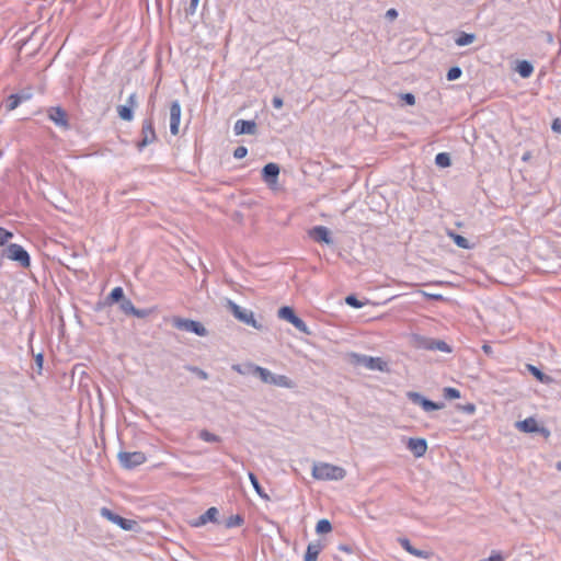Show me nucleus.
<instances>
[{
  "mask_svg": "<svg viewBox=\"0 0 561 561\" xmlns=\"http://www.w3.org/2000/svg\"><path fill=\"white\" fill-rule=\"evenodd\" d=\"M346 471L344 468L328 462H318L312 467V477L317 480H334L344 479Z\"/></svg>",
  "mask_w": 561,
  "mask_h": 561,
  "instance_id": "1",
  "label": "nucleus"
},
{
  "mask_svg": "<svg viewBox=\"0 0 561 561\" xmlns=\"http://www.w3.org/2000/svg\"><path fill=\"white\" fill-rule=\"evenodd\" d=\"M348 362L355 366H363L369 370L386 371L388 369L387 363L380 357H373L368 355L350 353Z\"/></svg>",
  "mask_w": 561,
  "mask_h": 561,
  "instance_id": "2",
  "label": "nucleus"
},
{
  "mask_svg": "<svg viewBox=\"0 0 561 561\" xmlns=\"http://www.w3.org/2000/svg\"><path fill=\"white\" fill-rule=\"evenodd\" d=\"M228 308L233 314V317L238 319L240 322L250 325L256 330L263 329V324L255 319L252 310L242 308L232 300H228Z\"/></svg>",
  "mask_w": 561,
  "mask_h": 561,
  "instance_id": "3",
  "label": "nucleus"
},
{
  "mask_svg": "<svg viewBox=\"0 0 561 561\" xmlns=\"http://www.w3.org/2000/svg\"><path fill=\"white\" fill-rule=\"evenodd\" d=\"M2 256L18 262L22 267L26 268L31 265V257L27 251L18 243H11L2 252Z\"/></svg>",
  "mask_w": 561,
  "mask_h": 561,
  "instance_id": "4",
  "label": "nucleus"
},
{
  "mask_svg": "<svg viewBox=\"0 0 561 561\" xmlns=\"http://www.w3.org/2000/svg\"><path fill=\"white\" fill-rule=\"evenodd\" d=\"M171 323L173 328L180 331L192 332L198 336H206L208 334L207 329L201 322L195 320L173 317Z\"/></svg>",
  "mask_w": 561,
  "mask_h": 561,
  "instance_id": "5",
  "label": "nucleus"
},
{
  "mask_svg": "<svg viewBox=\"0 0 561 561\" xmlns=\"http://www.w3.org/2000/svg\"><path fill=\"white\" fill-rule=\"evenodd\" d=\"M140 136V140L136 144V147L139 151L157 141L158 138L153 127L152 117H147L142 121Z\"/></svg>",
  "mask_w": 561,
  "mask_h": 561,
  "instance_id": "6",
  "label": "nucleus"
},
{
  "mask_svg": "<svg viewBox=\"0 0 561 561\" xmlns=\"http://www.w3.org/2000/svg\"><path fill=\"white\" fill-rule=\"evenodd\" d=\"M278 317L283 320L288 321L291 323L299 332L310 335L311 331L309 330L306 322L300 319L291 307L284 306L278 309Z\"/></svg>",
  "mask_w": 561,
  "mask_h": 561,
  "instance_id": "7",
  "label": "nucleus"
},
{
  "mask_svg": "<svg viewBox=\"0 0 561 561\" xmlns=\"http://www.w3.org/2000/svg\"><path fill=\"white\" fill-rule=\"evenodd\" d=\"M117 458L121 466L125 469H134L147 460L142 451H119Z\"/></svg>",
  "mask_w": 561,
  "mask_h": 561,
  "instance_id": "8",
  "label": "nucleus"
},
{
  "mask_svg": "<svg viewBox=\"0 0 561 561\" xmlns=\"http://www.w3.org/2000/svg\"><path fill=\"white\" fill-rule=\"evenodd\" d=\"M48 118L59 128L69 129L70 124L67 112L60 106H50L47 110Z\"/></svg>",
  "mask_w": 561,
  "mask_h": 561,
  "instance_id": "9",
  "label": "nucleus"
},
{
  "mask_svg": "<svg viewBox=\"0 0 561 561\" xmlns=\"http://www.w3.org/2000/svg\"><path fill=\"white\" fill-rule=\"evenodd\" d=\"M100 514L102 517L106 518L107 520L112 522L113 524H116L124 530H131L136 524L135 520L124 518V517L115 514L107 507H102L100 510Z\"/></svg>",
  "mask_w": 561,
  "mask_h": 561,
  "instance_id": "10",
  "label": "nucleus"
},
{
  "mask_svg": "<svg viewBox=\"0 0 561 561\" xmlns=\"http://www.w3.org/2000/svg\"><path fill=\"white\" fill-rule=\"evenodd\" d=\"M417 347L428 351H440L444 353L451 352V347L445 341L424 336L417 337Z\"/></svg>",
  "mask_w": 561,
  "mask_h": 561,
  "instance_id": "11",
  "label": "nucleus"
},
{
  "mask_svg": "<svg viewBox=\"0 0 561 561\" xmlns=\"http://www.w3.org/2000/svg\"><path fill=\"white\" fill-rule=\"evenodd\" d=\"M516 427L524 433H540L545 437H549L550 431L543 426H539L534 417H527L516 423Z\"/></svg>",
  "mask_w": 561,
  "mask_h": 561,
  "instance_id": "12",
  "label": "nucleus"
},
{
  "mask_svg": "<svg viewBox=\"0 0 561 561\" xmlns=\"http://www.w3.org/2000/svg\"><path fill=\"white\" fill-rule=\"evenodd\" d=\"M407 396L414 404L421 405L426 412L440 410L444 407L443 403H436L430 399H426L419 392L410 391Z\"/></svg>",
  "mask_w": 561,
  "mask_h": 561,
  "instance_id": "13",
  "label": "nucleus"
},
{
  "mask_svg": "<svg viewBox=\"0 0 561 561\" xmlns=\"http://www.w3.org/2000/svg\"><path fill=\"white\" fill-rule=\"evenodd\" d=\"M181 122V104L178 100L173 101L170 105V131L176 136L179 134Z\"/></svg>",
  "mask_w": 561,
  "mask_h": 561,
  "instance_id": "14",
  "label": "nucleus"
},
{
  "mask_svg": "<svg viewBox=\"0 0 561 561\" xmlns=\"http://www.w3.org/2000/svg\"><path fill=\"white\" fill-rule=\"evenodd\" d=\"M407 448L414 455V457H423L427 450V442L425 438H409Z\"/></svg>",
  "mask_w": 561,
  "mask_h": 561,
  "instance_id": "15",
  "label": "nucleus"
},
{
  "mask_svg": "<svg viewBox=\"0 0 561 561\" xmlns=\"http://www.w3.org/2000/svg\"><path fill=\"white\" fill-rule=\"evenodd\" d=\"M233 129L236 135H255L257 125L254 121L238 119Z\"/></svg>",
  "mask_w": 561,
  "mask_h": 561,
  "instance_id": "16",
  "label": "nucleus"
},
{
  "mask_svg": "<svg viewBox=\"0 0 561 561\" xmlns=\"http://www.w3.org/2000/svg\"><path fill=\"white\" fill-rule=\"evenodd\" d=\"M310 237L316 242H323L325 244L333 243L330 230L324 226H316L309 231Z\"/></svg>",
  "mask_w": 561,
  "mask_h": 561,
  "instance_id": "17",
  "label": "nucleus"
},
{
  "mask_svg": "<svg viewBox=\"0 0 561 561\" xmlns=\"http://www.w3.org/2000/svg\"><path fill=\"white\" fill-rule=\"evenodd\" d=\"M279 175V167L276 163L270 162L262 169V179L268 185L275 184Z\"/></svg>",
  "mask_w": 561,
  "mask_h": 561,
  "instance_id": "18",
  "label": "nucleus"
},
{
  "mask_svg": "<svg viewBox=\"0 0 561 561\" xmlns=\"http://www.w3.org/2000/svg\"><path fill=\"white\" fill-rule=\"evenodd\" d=\"M251 369H252L251 373L253 375L257 376L264 383L273 385V386L275 385V379H276L277 374H274L271 370H268L267 368H264V367H261L257 365H252Z\"/></svg>",
  "mask_w": 561,
  "mask_h": 561,
  "instance_id": "19",
  "label": "nucleus"
},
{
  "mask_svg": "<svg viewBox=\"0 0 561 561\" xmlns=\"http://www.w3.org/2000/svg\"><path fill=\"white\" fill-rule=\"evenodd\" d=\"M219 512L216 507H209L204 514H202L197 519L192 523L194 527H201L206 525L207 523H216L218 519Z\"/></svg>",
  "mask_w": 561,
  "mask_h": 561,
  "instance_id": "20",
  "label": "nucleus"
},
{
  "mask_svg": "<svg viewBox=\"0 0 561 561\" xmlns=\"http://www.w3.org/2000/svg\"><path fill=\"white\" fill-rule=\"evenodd\" d=\"M323 546L320 541L310 542L307 547L304 561H317Z\"/></svg>",
  "mask_w": 561,
  "mask_h": 561,
  "instance_id": "21",
  "label": "nucleus"
},
{
  "mask_svg": "<svg viewBox=\"0 0 561 561\" xmlns=\"http://www.w3.org/2000/svg\"><path fill=\"white\" fill-rule=\"evenodd\" d=\"M526 368L541 383L548 385V383L552 382V380H553L552 377L543 374L538 367H536L531 364H527Z\"/></svg>",
  "mask_w": 561,
  "mask_h": 561,
  "instance_id": "22",
  "label": "nucleus"
},
{
  "mask_svg": "<svg viewBox=\"0 0 561 561\" xmlns=\"http://www.w3.org/2000/svg\"><path fill=\"white\" fill-rule=\"evenodd\" d=\"M447 234L455 242V244L458 248L466 249V250L473 248V244H471L467 238L454 232L453 230H448Z\"/></svg>",
  "mask_w": 561,
  "mask_h": 561,
  "instance_id": "23",
  "label": "nucleus"
},
{
  "mask_svg": "<svg viewBox=\"0 0 561 561\" xmlns=\"http://www.w3.org/2000/svg\"><path fill=\"white\" fill-rule=\"evenodd\" d=\"M515 70L522 78H529L534 72V67L528 60H519Z\"/></svg>",
  "mask_w": 561,
  "mask_h": 561,
  "instance_id": "24",
  "label": "nucleus"
},
{
  "mask_svg": "<svg viewBox=\"0 0 561 561\" xmlns=\"http://www.w3.org/2000/svg\"><path fill=\"white\" fill-rule=\"evenodd\" d=\"M249 479L257 495L264 500H270L268 495L264 492L256 476L253 472H249Z\"/></svg>",
  "mask_w": 561,
  "mask_h": 561,
  "instance_id": "25",
  "label": "nucleus"
},
{
  "mask_svg": "<svg viewBox=\"0 0 561 561\" xmlns=\"http://www.w3.org/2000/svg\"><path fill=\"white\" fill-rule=\"evenodd\" d=\"M117 113L123 121L130 122L134 118V110L125 104L117 106Z\"/></svg>",
  "mask_w": 561,
  "mask_h": 561,
  "instance_id": "26",
  "label": "nucleus"
},
{
  "mask_svg": "<svg viewBox=\"0 0 561 561\" xmlns=\"http://www.w3.org/2000/svg\"><path fill=\"white\" fill-rule=\"evenodd\" d=\"M274 386L293 389V388H295L296 383L285 375H276Z\"/></svg>",
  "mask_w": 561,
  "mask_h": 561,
  "instance_id": "27",
  "label": "nucleus"
},
{
  "mask_svg": "<svg viewBox=\"0 0 561 561\" xmlns=\"http://www.w3.org/2000/svg\"><path fill=\"white\" fill-rule=\"evenodd\" d=\"M21 104L16 93L10 94L4 100V107L8 112L15 110Z\"/></svg>",
  "mask_w": 561,
  "mask_h": 561,
  "instance_id": "28",
  "label": "nucleus"
},
{
  "mask_svg": "<svg viewBox=\"0 0 561 561\" xmlns=\"http://www.w3.org/2000/svg\"><path fill=\"white\" fill-rule=\"evenodd\" d=\"M435 163L439 168H447L451 164V159L449 153L447 152H439L435 157Z\"/></svg>",
  "mask_w": 561,
  "mask_h": 561,
  "instance_id": "29",
  "label": "nucleus"
},
{
  "mask_svg": "<svg viewBox=\"0 0 561 561\" xmlns=\"http://www.w3.org/2000/svg\"><path fill=\"white\" fill-rule=\"evenodd\" d=\"M198 437L202 440L207 442V443H219V442H221V437L220 436H218L216 434H213V433H210L207 430H202L198 433Z\"/></svg>",
  "mask_w": 561,
  "mask_h": 561,
  "instance_id": "30",
  "label": "nucleus"
},
{
  "mask_svg": "<svg viewBox=\"0 0 561 561\" xmlns=\"http://www.w3.org/2000/svg\"><path fill=\"white\" fill-rule=\"evenodd\" d=\"M125 298V294L122 287H115L108 295V300L111 302H121Z\"/></svg>",
  "mask_w": 561,
  "mask_h": 561,
  "instance_id": "31",
  "label": "nucleus"
},
{
  "mask_svg": "<svg viewBox=\"0 0 561 561\" xmlns=\"http://www.w3.org/2000/svg\"><path fill=\"white\" fill-rule=\"evenodd\" d=\"M316 530L318 534H327L332 530V525L328 519H320L317 523Z\"/></svg>",
  "mask_w": 561,
  "mask_h": 561,
  "instance_id": "32",
  "label": "nucleus"
},
{
  "mask_svg": "<svg viewBox=\"0 0 561 561\" xmlns=\"http://www.w3.org/2000/svg\"><path fill=\"white\" fill-rule=\"evenodd\" d=\"M135 306L134 304L131 302L130 299H127V298H124L121 302H119V309L125 313V314H133V312L135 311Z\"/></svg>",
  "mask_w": 561,
  "mask_h": 561,
  "instance_id": "33",
  "label": "nucleus"
},
{
  "mask_svg": "<svg viewBox=\"0 0 561 561\" xmlns=\"http://www.w3.org/2000/svg\"><path fill=\"white\" fill-rule=\"evenodd\" d=\"M244 519L241 515L237 514V515H231L227 520H226V527L227 528H232V527H239L243 524Z\"/></svg>",
  "mask_w": 561,
  "mask_h": 561,
  "instance_id": "34",
  "label": "nucleus"
},
{
  "mask_svg": "<svg viewBox=\"0 0 561 561\" xmlns=\"http://www.w3.org/2000/svg\"><path fill=\"white\" fill-rule=\"evenodd\" d=\"M185 368H186V370L195 374L202 380H207L209 377L205 370H203L202 368H199L197 366L187 365V366H185Z\"/></svg>",
  "mask_w": 561,
  "mask_h": 561,
  "instance_id": "35",
  "label": "nucleus"
},
{
  "mask_svg": "<svg viewBox=\"0 0 561 561\" xmlns=\"http://www.w3.org/2000/svg\"><path fill=\"white\" fill-rule=\"evenodd\" d=\"M462 75V70L460 67L458 66H455V67H451L448 71H447V75H446V78L448 81H454V80H457L461 77Z\"/></svg>",
  "mask_w": 561,
  "mask_h": 561,
  "instance_id": "36",
  "label": "nucleus"
},
{
  "mask_svg": "<svg viewBox=\"0 0 561 561\" xmlns=\"http://www.w3.org/2000/svg\"><path fill=\"white\" fill-rule=\"evenodd\" d=\"M13 238V233L3 227H0V247L5 245Z\"/></svg>",
  "mask_w": 561,
  "mask_h": 561,
  "instance_id": "37",
  "label": "nucleus"
},
{
  "mask_svg": "<svg viewBox=\"0 0 561 561\" xmlns=\"http://www.w3.org/2000/svg\"><path fill=\"white\" fill-rule=\"evenodd\" d=\"M444 398L448 399V400L459 399L460 391L456 388L446 387V388H444Z\"/></svg>",
  "mask_w": 561,
  "mask_h": 561,
  "instance_id": "38",
  "label": "nucleus"
},
{
  "mask_svg": "<svg viewBox=\"0 0 561 561\" xmlns=\"http://www.w3.org/2000/svg\"><path fill=\"white\" fill-rule=\"evenodd\" d=\"M345 302L350 306V307H353V308H362L364 306V304L362 301H359L357 299L356 296L354 295H350L345 298Z\"/></svg>",
  "mask_w": 561,
  "mask_h": 561,
  "instance_id": "39",
  "label": "nucleus"
},
{
  "mask_svg": "<svg viewBox=\"0 0 561 561\" xmlns=\"http://www.w3.org/2000/svg\"><path fill=\"white\" fill-rule=\"evenodd\" d=\"M248 154V149L244 146H239L233 151V157L236 159H242Z\"/></svg>",
  "mask_w": 561,
  "mask_h": 561,
  "instance_id": "40",
  "label": "nucleus"
},
{
  "mask_svg": "<svg viewBox=\"0 0 561 561\" xmlns=\"http://www.w3.org/2000/svg\"><path fill=\"white\" fill-rule=\"evenodd\" d=\"M126 106H129L130 108L135 110L137 106H138V101H137V94L136 93H131L127 100H126Z\"/></svg>",
  "mask_w": 561,
  "mask_h": 561,
  "instance_id": "41",
  "label": "nucleus"
},
{
  "mask_svg": "<svg viewBox=\"0 0 561 561\" xmlns=\"http://www.w3.org/2000/svg\"><path fill=\"white\" fill-rule=\"evenodd\" d=\"M151 313V310L149 309H137L135 308V311L133 312V316L138 319L147 318Z\"/></svg>",
  "mask_w": 561,
  "mask_h": 561,
  "instance_id": "42",
  "label": "nucleus"
},
{
  "mask_svg": "<svg viewBox=\"0 0 561 561\" xmlns=\"http://www.w3.org/2000/svg\"><path fill=\"white\" fill-rule=\"evenodd\" d=\"M476 37H456V45L458 46H466L473 43Z\"/></svg>",
  "mask_w": 561,
  "mask_h": 561,
  "instance_id": "43",
  "label": "nucleus"
},
{
  "mask_svg": "<svg viewBox=\"0 0 561 561\" xmlns=\"http://www.w3.org/2000/svg\"><path fill=\"white\" fill-rule=\"evenodd\" d=\"M400 546L408 551L409 553L413 550V546L411 545L410 540L408 538H399Z\"/></svg>",
  "mask_w": 561,
  "mask_h": 561,
  "instance_id": "44",
  "label": "nucleus"
},
{
  "mask_svg": "<svg viewBox=\"0 0 561 561\" xmlns=\"http://www.w3.org/2000/svg\"><path fill=\"white\" fill-rule=\"evenodd\" d=\"M19 96L20 102L28 101L32 98V92L30 90H22L21 92L16 93Z\"/></svg>",
  "mask_w": 561,
  "mask_h": 561,
  "instance_id": "45",
  "label": "nucleus"
},
{
  "mask_svg": "<svg viewBox=\"0 0 561 561\" xmlns=\"http://www.w3.org/2000/svg\"><path fill=\"white\" fill-rule=\"evenodd\" d=\"M423 296H425L427 299L430 300H435V301H440V300H444V297L443 295L440 294H430V293H426V291H420Z\"/></svg>",
  "mask_w": 561,
  "mask_h": 561,
  "instance_id": "46",
  "label": "nucleus"
},
{
  "mask_svg": "<svg viewBox=\"0 0 561 561\" xmlns=\"http://www.w3.org/2000/svg\"><path fill=\"white\" fill-rule=\"evenodd\" d=\"M410 553L412 556H415V557H419V558H424V559H427L431 556V553L428 551L420 550V549H416V548H413V550Z\"/></svg>",
  "mask_w": 561,
  "mask_h": 561,
  "instance_id": "47",
  "label": "nucleus"
},
{
  "mask_svg": "<svg viewBox=\"0 0 561 561\" xmlns=\"http://www.w3.org/2000/svg\"><path fill=\"white\" fill-rule=\"evenodd\" d=\"M43 363H44V355L42 353H38L37 355H35V364H36L38 374H41V371L43 369Z\"/></svg>",
  "mask_w": 561,
  "mask_h": 561,
  "instance_id": "48",
  "label": "nucleus"
},
{
  "mask_svg": "<svg viewBox=\"0 0 561 561\" xmlns=\"http://www.w3.org/2000/svg\"><path fill=\"white\" fill-rule=\"evenodd\" d=\"M402 100H403L408 105H414V104H415V96H414V94H412V93H404V94H402Z\"/></svg>",
  "mask_w": 561,
  "mask_h": 561,
  "instance_id": "49",
  "label": "nucleus"
},
{
  "mask_svg": "<svg viewBox=\"0 0 561 561\" xmlns=\"http://www.w3.org/2000/svg\"><path fill=\"white\" fill-rule=\"evenodd\" d=\"M551 129L557 133V134H561V119L560 118H554L552 121V124H551Z\"/></svg>",
  "mask_w": 561,
  "mask_h": 561,
  "instance_id": "50",
  "label": "nucleus"
},
{
  "mask_svg": "<svg viewBox=\"0 0 561 561\" xmlns=\"http://www.w3.org/2000/svg\"><path fill=\"white\" fill-rule=\"evenodd\" d=\"M460 409H461L463 412H466L467 414H473V413H474V411H476V407H474V404H472V403H467V404H465V405L460 407Z\"/></svg>",
  "mask_w": 561,
  "mask_h": 561,
  "instance_id": "51",
  "label": "nucleus"
},
{
  "mask_svg": "<svg viewBox=\"0 0 561 561\" xmlns=\"http://www.w3.org/2000/svg\"><path fill=\"white\" fill-rule=\"evenodd\" d=\"M272 104L275 108H280L284 104V101L280 96H277L275 95L273 99H272Z\"/></svg>",
  "mask_w": 561,
  "mask_h": 561,
  "instance_id": "52",
  "label": "nucleus"
},
{
  "mask_svg": "<svg viewBox=\"0 0 561 561\" xmlns=\"http://www.w3.org/2000/svg\"><path fill=\"white\" fill-rule=\"evenodd\" d=\"M199 0H191L190 8L187 9V12L193 14L198 5Z\"/></svg>",
  "mask_w": 561,
  "mask_h": 561,
  "instance_id": "53",
  "label": "nucleus"
},
{
  "mask_svg": "<svg viewBox=\"0 0 561 561\" xmlns=\"http://www.w3.org/2000/svg\"><path fill=\"white\" fill-rule=\"evenodd\" d=\"M386 16L390 20H393L398 16V12L396 9H389L386 13Z\"/></svg>",
  "mask_w": 561,
  "mask_h": 561,
  "instance_id": "54",
  "label": "nucleus"
},
{
  "mask_svg": "<svg viewBox=\"0 0 561 561\" xmlns=\"http://www.w3.org/2000/svg\"><path fill=\"white\" fill-rule=\"evenodd\" d=\"M482 351L484 352V354L491 356L493 354V350H492V346L489 345V344H483L482 345Z\"/></svg>",
  "mask_w": 561,
  "mask_h": 561,
  "instance_id": "55",
  "label": "nucleus"
},
{
  "mask_svg": "<svg viewBox=\"0 0 561 561\" xmlns=\"http://www.w3.org/2000/svg\"><path fill=\"white\" fill-rule=\"evenodd\" d=\"M339 549L342 550V551H345L347 553L351 552V548L348 546H345V545L339 546Z\"/></svg>",
  "mask_w": 561,
  "mask_h": 561,
  "instance_id": "56",
  "label": "nucleus"
},
{
  "mask_svg": "<svg viewBox=\"0 0 561 561\" xmlns=\"http://www.w3.org/2000/svg\"><path fill=\"white\" fill-rule=\"evenodd\" d=\"M233 369H234V370H237V371H239V373H241V370H240V366H239V365L233 366Z\"/></svg>",
  "mask_w": 561,
  "mask_h": 561,
  "instance_id": "57",
  "label": "nucleus"
},
{
  "mask_svg": "<svg viewBox=\"0 0 561 561\" xmlns=\"http://www.w3.org/2000/svg\"><path fill=\"white\" fill-rule=\"evenodd\" d=\"M557 469L561 471V460L557 463Z\"/></svg>",
  "mask_w": 561,
  "mask_h": 561,
  "instance_id": "58",
  "label": "nucleus"
},
{
  "mask_svg": "<svg viewBox=\"0 0 561 561\" xmlns=\"http://www.w3.org/2000/svg\"><path fill=\"white\" fill-rule=\"evenodd\" d=\"M552 39H553V37H552V36H549V37H548L549 43H551V42H552Z\"/></svg>",
  "mask_w": 561,
  "mask_h": 561,
  "instance_id": "59",
  "label": "nucleus"
}]
</instances>
